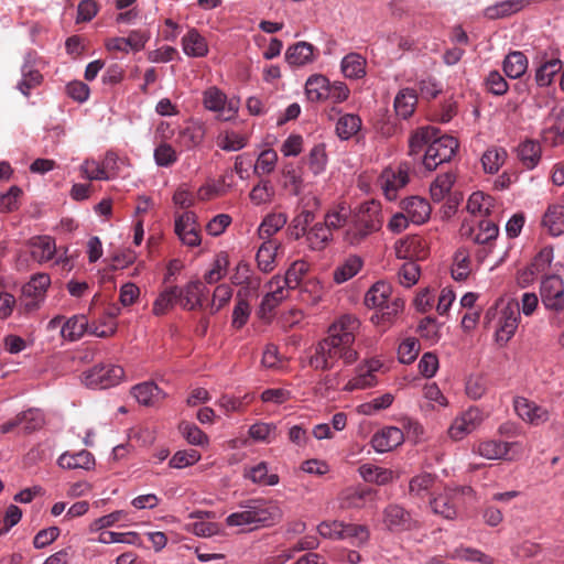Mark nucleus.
<instances>
[{
    "mask_svg": "<svg viewBox=\"0 0 564 564\" xmlns=\"http://www.w3.org/2000/svg\"><path fill=\"white\" fill-rule=\"evenodd\" d=\"M88 329V319L85 315H74L69 317L61 328V335L64 339L75 341L80 339Z\"/></svg>",
    "mask_w": 564,
    "mask_h": 564,
    "instance_id": "c9c22d12",
    "label": "nucleus"
},
{
    "mask_svg": "<svg viewBox=\"0 0 564 564\" xmlns=\"http://www.w3.org/2000/svg\"><path fill=\"white\" fill-rule=\"evenodd\" d=\"M394 254L398 259L415 261L426 257L424 240L419 236H406L395 241Z\"/></svg>",
    "mask_w": 564,
    "mask_h": 564,
    "instance_id": "a211bd4d",
    "label": "nucleus"
},
{
    "mask_svg": "<svg viewBox=\"0 0 564 564\" xmlns=\"http://www.w3.org/2000/svg\"><path fill=\"white\" fill-rule=\"evenodd\" d=\"M377 383L376 375L368 373L365 368L359 366L357 368V375L351 378L344 387V390L351 392L354 390H362L370 388Z\"/></svg>",
    "mask_w": 564,
    "mask_h": 564,
    "instance_id": "0e129e2a",
    "label": "nucleus"
},
{
    "mask_svg": "<svg viewBox=\"0 0 564 564\" xmlns=\"http://www.w3.org/2000/svg\"><path fill=\"white\" fill-rule=\"evenodd\" d=\"M362 121L358 115L345 113L341 115L335 126L336 135L340 140H349L355 137L361 129Z\"/></svg>",
    "mask_w": 564,
    "mask_h": 564,
    "instance_id": "473e14b6",
    "label": "nucleus"
},
{
    "mask_svg": "<svg viewBox=\"0 0 564 564\" xmlns=\"http://www.w3.org/2000/svg\"><path fill=\"white\" fill-rule=\"evenodd\" d=\"M420 350L421 345L419 340L415 337H406L398 348L399 361L404 365L412 364L416 359Z\"/></svg>",
    "mask_w": 564,
    "mask_h": 564,
    "instance_id": "680f3d73",
    "label": "nucleus"
},
{
    "mask_svg": "<svg viewBox=\"0 0 564 564\" xmlns=\"http://www.w3.org/2000/svg\"><path fill=\"white\" fill-rule=\"evenodd\" d=\"M175 234L188 247L200 245L202 239L196 223V215L193 212H185L175 218Z\"/></svg>",
    "mask_w": 564,
    "mask_h": 564,
    "instance_id": "2eb2a0df",
    "label": "nucleus"
},
{
    "mask_svg": "<svg viewBox=\"0 0 564 564\" xmlns=\"http://www.w3.org/2000/svg\"><path fill=\"white\" fill-rule=\"evenodd\" d=\"M310 265L304 260L294 261L282 276L283 284L289 290L296 289L308 272Z\"/></svg>",
    "mask_w": 564,
    "mask_h": 564,
    "instance_id": "09e8293b",
    "label": "nucleus"
},
{
    "mask_svg": "<svg viewBox=\"0 0 564 564\" xmlns=\"http://www.w3.org/2000/svg\"><path fill=\"white\" fill-rule=\"evenodd\" d=\"M204 106L207 110L216 112L223 121L235 119L239 110V100L227 96L218 88L210 87L204 93Z\"/></svg>",
    "mask_w": 564,
    "mask_h": 564,
    "instance_id": "0eeeda50",
    "label": "nucleus"
},
{
    "mask_svg": "<svg viewBox=\"0 0 564 564\" xmlns=\"http://www.w3.org/2000/svg\"><path fill=\"white\" fill-rule=\"evenodd\" d=\"M324 296L323 285L317 280H308L305 282L302 291L301 299L303 302L311 306H315L321 303Z\"/></svg>",
    "mask_w": 564,
    "mask_h": 564,
    "instance_id": "774afa93",
    "label": "nucleus"
},
{
    "mask_svg": "<svg viewBox=\"0 0 564 564\" xmlns=\"http://www.w3.org/2000/svg\"><path fill=\"white\" fill-rule=\"evenodd\" d=\"M417 97L413 89H401L394 98V109L402 119H408L414 112Z\"/></svg>",
    "mask_w": 564,
    "mask_h": 564,
    "instance_id": "a19ab883",
    "label": "nucleus"
},
{
    "mask_svg": "<svg viewBox=\"0 0 564 564\" xmlns=\"http://www.w3.org/2000/svg\"><path fill=\"white\" fill-rule=\"evenodd\" d=\"M207 289L198 280L188 282L183 289H178V303L184 310L193 311L203 305Z\"/></svg>",
    "mask_w": 564,
    "mask_h": 564,
    "instance_id": "6ab92c4d",
    "label": "nucleus"
},
{
    "mask_svg": "<svg viewBox=\"0 0 564 564\" xmlns=\"http://www.w3.org/2000/svg\"><path fill=\"white\" fill-rule=\"evenodd\" d=\"M230 280L235 285H247L251 289H257L260 285V280L253 278L252 269L246 261L237 263Z\"/></svg>",
    "mask_w": 564,
    "mask_h": 564,
    "instance_id": "3c124183",
    "label": "nucleus"
},
{
    "mask_svg": "<svg viewBox=\"0 0 564 564\" xmlns=\"http://www.w3.org/2000/svg\"><path fill=\"white\" fill-rule=\"evenodd\" d=\"M360 477L367 481L379 486L390 484L394 479L393 470L379 467L372 464H364L358 468Z\"/></svg>",
    "mask_w": 564,
    "mask_h": 564,
    "instance_id": "c756f323",
    "label": "nucleus"
},
{
    "mask_svg": "<svg viewBox=\"0 0 564 564\" xmlns=\"http://www.w3.org/2000/svg\"><path fill=\"white\" fill-rule=\"evenodd\" d=\"M381 521L384 529L392 533L412 531L420 527L411 512L398 503H390L382 510Z\"/></svg>",
    "mask_w": 564,
    "mask_h": 564,
    "instance_id": "6e6552de",
    "label": "nucleus"
},
{
    "mask_svg": "<svg viewBox=\"0 0 564 564\" xmlns=\"http://www.w3.org/2000/svg\"><path fill=\"white\" fill-rule=\"evenodd\" d=\"M495 207V200L491 196L482 193H473L467 200V210L471 215L488 216Z\"/></svg>",
    "mask_w": 564,
    "mask_h": 564,
    "instance_id": "37998d69",
    "label": "nucleus"
},
{
    "mask_svg": "<svg viewBox=\"0 0 564 564\" xmlns=\"http://www.w3.org/2000/svg\"><path fill=\"white\" fill-rule=\"evenodd\" d=\"M529 3V0H503L487 7L484 14L490 20L501 19L520 12L528 7Z\"/></svg>",
    "mask_w": 564,
    "mask_h": 564,
    "instance_id": "a878e982",
    "label": "nucleus"
},
{
    "mask_svg": "<svg viewBox=\"0 0 564 564\" xmlns=\"http://www.w3.org/2000/svg\"><path fill=\"white\" fill-rule=\"evenodd\" d=\"M50 285L51 278L47 273H36L31 276L22 291L26 297L42 301Z\"/></svg>",
    "mask_w": 564,
    "mask_h": 564,
    "instance_id": "c03bdc74",
    "label": "nucleus"
},
{
    "mask_svg": "<svg viewBox=\"0 0 564 564\" xmlns=\"http://www.w3.org/2000/svg\"><path fill=\"white\" fill-rule=\"evenodd\" d=\"M124 378V370L119 365L99 364L82 375V382L90 389H108L119 384Z\"/></svg>",
    "mask_w": 564,
    "mask_h": 564,
    "instance_id": "39448f33",
    "label": "nucleus"
},
{
    "mask_svg": "<svg viewBox=\"0 0 564 564\" xmlns=\"http://www.w3.org/2000/svg\"><path fill=\"white\" fill-rule=\"evenodd\" d=\"M278 248L279 243L274 240L263 241L262 245L259 247L256 254V260L258 263V268L262 272L268 273L274 269Z\"/></svg>",
    "mask_w": 564,
    "mask_h": 564,
    "instance_id": "4c0bfd02",
    "label": "nucleus"
},
{
    "mask_svg": "<svg viewBox=\"0 0 564 564\" xmlns=\"http://www.w3.org/2000/svg\"><path fill=\"white\" fill-rule=\"evenodd\" d=\"M131 393L143 405H154L164 398L162 390L154 382L135 384Z\"/></svg>",
    "mask_w": 564,
    "mask_h": 564,
    "instance_id": "7c9ffc66",
    "label": "nucleus"
},
{
    "mask_svg": "<svg viewBox=\"0 0 564 564\" xmlns=\"http://www.w3.org/2000/svg\"><path fill=\"white\" fill-rule=\"evenodd\" d=\"M479 456L486 459H508L518 458L523 449L519 442H502L498 440H488L480 442L476 448Z\"/></svg>",
    "mask_w": 564,
    "mask_h": 564,
    "instance_id": "9b49d317",
    "label": "nucleus"
},
{
    "mask_svg": "<svg viewBox=\"0 0 564 564\" xmlns=\"http://www.w3.org/2000/svg\"><path fill=\"white\" fill-rule=\"evenodd\" d=\"M508 154L503 148L491 147L481 156L482 167L486 173L495 174L506 162Z\"/></svg>",
    "mask_w": 564,
    "mask_h": 564,
    "instance_id": "49530a36",
    "label": "nucleus"
},
{
    "mask_svg": "<svg viewBox=\"0 0 564 564\" xmlns=\"http://www.w3.org/2000/svg\"><path fill=\"white\" fill-rule=\"evenodd\" d=\"M360 328L359 319L354 315H343L337 318L329 327L327 339L336 343L346 350H356L354 343Z\"/></svg>",
    "mask_w": 564,
    "mask_h": 564,
    "instance_id": "423d86ee",
    "label": "nucleus"
},
{
    "mask_svg": "<svg viewBox=\"0 0 564 564\" xmlns=\"http://www.w3.org/2000/svg\"><path fill=\"white\" fill-rule=\"evenodd\" d=\"M252 482L261 486H275L279 484L276 474H269L268 465L264 462L249 468L246 475Z\"/></svg>",
    "mask_w": 564,
    "mask_h": 564,
    "instance_id": "864d4df0",
    "label": "nucleus"
},
{
    "mask_svg": "<svg viewBox=\"0 0 564 564\" xmlns=\"http://www.w3.org/2000/svg\"><path fill=\"white\" fill-rule=\"evenodd\" d=\"M205 137V129L202 123L188 121L180 131L176 143L186 150L198 147Z\"/></svg>",
    "mask_w": 564,
    "mask_h": 564,
    "instance_id": "393cba45",
    "label": "nucleus"
},
{
    "mask_svg": "<svg viewBox=\"0 0 564 564\" xmlns=\"http://www.w3.org/2000/svg\"><path fill=\"white\" fill-rule=\"evenodd\" d=\"M249 435L258 442L271 443L276 436V426L273 423L258 422L250 426Z\"/></svg>",
    "mask_w": 564,
    "mask_h": 564,
    "instance_id": "338daca9",
    "label": "nucleus"
},
{
    "mask_svg": "<svg viewBox=\"0 0 564 564\" xmlns=\"http://www.w3.org/2000/svg\"><path fill=\"white\" fill-rule=\"evenodd\" d=\"M247 503L254 529L271 527L282 519V510L275 501L251 499Z\"/></svg>",
    "mask_w": 564,
    "mask_h": 564,
    "instance_id": "1a4fd4ad",
    "label": "nucleus"
},
{
    "mask_svg": "<svg viewBox=\"0 0 564 564\" xmlns=\"http://www.w3.org/2000/svg\"><path fill=\"white\" fill-rule=\"evenodd\" d=\"M362 260L357 256L347 258L334 271V281L338 284L344 283L354 278L361 269Z\"/></svg>",
    "mask_w": 564,
    "mask_h": 564,
    "instance_id": "de8ad7c7",
    "label": "nucleus"
},
{
    "mask_svg": "<svg viewBox=\"0 0 564 564\" xmlns=\"http://www.w3.org/2000/svg\"><path fill=\"white\" fill-rule=\"evenodd\" d=\"M383 223L381 204L375 199L362 203L357 213V219L346 232V239L351 245L360 243L370 234L378 231Z\"/></svg>",
    "mask_w": 564,
    "mask_h": 564,
    "instance_id": "7ed1b4c3",
    "label": "nucleus"
},
{
    "mask_svg": "<svg viewBox=\"0 0 564 564\" xmlns=\"http://www.w3.org/2000/svg\"><path fill=\"white\" fill-rule=\"evenodd\" d=\"M341 359L345 365H351L358 359L357 350H346L326 337L311 348L307 355V365L315 369L327 371Z\"/></svg>",
    "mask_w": 564,
    "mask_h": 564,
    "instance_id": "f03ea898",
    "label": "nucleus"
},
{
    "mask_svg": "<svg viewBox=\"0 0 564 564\" xmlns=\"http://www.w3.org/2000/svg\"><path fill=\"white\" fill-rule=\"evenodd\" d=\"M314 219V212L308 208H304L297 216L293 218L292 224L289 227L291 237H293L295 240L303 237L306 234V227L313 223Z\"/></svg>",
    "mask_w": 564,
    "mask_h": 564,
    "instance_id": "052dcab7",
    "label": "nucleus"
},
{
    "mask_svg": "<svg viewBox=\"0 0 564 564\" xmlns=\"http://www.w3.org/2000/svg\"><path fill=\"white\" fill-rule=\"evenodd\" d=\"M528 58L520 51L510 52L503 59V70L509 78L517 79L525 74Z\"/></svg>",
    "mask_w": 564,
    "mask_h": 564,
    "instance_id": "e433bc0d",
    "label": "nucleus"
},
{
    "mask_svg": "<svg viewBox=\"0 0 564 564\" xmlns=\"http://www.w3.org/2000/svg\"><path fill=\"white\" fill-rule=\"evenodd\" d=\"M285 59L291 66H304L314 61V46L307 42H297L285 52Z\"/></svg>",
    "mask_w": 564,
    "mask_h": 564,
    "instance_id": "c85d7f7f",
    "label": "nucleus"
},
{
    "mask_svg": "<svg viewBox=\"0 0 564 564\" xmlns=\"http://www.w3.org/2000/svg\"><path fill=\"white\" fill-rule=\"evenodd\" d=\"M496 314L498 315L496 341L500 345H506L513 337L519 326V303L516 301L503 303V301H500L497 307L487 311L485 319L490 322L491 317Z\"/></svg>",
    "mask_w": 564,
    "mask_h": 564,
    "instance_id": "20e7f679",
    "label": "nucleus"
},
{
    "mask_svg": "<svg viewBox=\"0 0 564 564\" xmlns=\"http://www.w3.org/2000/svg\"><path fill=\"white\" fill-rule=\"evenodd\" d=\"M431 508L435 514L442 516L444 519L453 520L457 516V508L451 492L445 491L433 498Z\"/></svg>",
    "mask_w": 564,
    "mask_h": 564,
    "instance_id": "a18cd8bd",
    "label": "nucleus"
},
{
    "mask_svg": "<svg viewBox=\"0 0 564 564\" xmlns=\"http://www.w3.org/2000/svg\"><path fill=\"white\" fill-rule=\"evenodd\" d=\"M329 80L323 75H312L305 83V94L311 101L327 100Z\"/></svg>",
    "mask_w": 564,
    "mask_h": 564,
    "instance_id": "ea45409f",
    "label": "nucleus"
},
{
    "mask_svg": "<svg viewBox=\"0 0 564 564\" xmlns=\"http://www.w3.org/2000/svg\"><path fill=\"white\" fill-rule=\"evenodd\" d=\"M332 238V232L327 226L315 224L306 234L308 247L312 250H322L326 247Z\"/></svg>",
    "mask_w": 564,
    "mask_h": 564,
    "instance_id": "5fc2aeb1",
    "label": "nucleus"
},
{
    "mask_svg": "<svg viewBox=\"0 0 564 564\" xmlns=\"http://www.w3.org/2000/svg\"><path fill=\"white\" fill-rule=\"evenodd\" d=\"M542 226L552 236L556 237L564 234V205H550L543 215Z\"/></svg>",
    "mask_w": 564,
    "mask_h": 564,
    "instance_id": "cd10ccee",
    "label": "nucleus"
},
{
    "mask_svg": "<svg viewBox=\"0 0 564 564\" xmlns=\"http://www.w3.org/2000/svg\"><path fill=\"white\" fill-rule=\"evenodd\" d=\"M22 78L18 83L17 88L28 97L30 95L31 89L41 85L43 80V76L39 69L34 67L33 64L25 62L21 68Z\"/></svg>",
    "mask_w": 564,
    "mask_h": 564,
    "instance_id": "79ce46f5",
    "label": "nucleus"
},
{
    "mask_svg": "<svg viewBox=\"0 0 564 564\" xmlns=\"http://www.w3.org/2000/svg\"><path fill=\"white\" fill-rule=\"evenodd\" d=\"M562 61L551 58L540 65L535 72V82L540 87H546L552 84L554 76L562 69Z\"/></svg>",
    "mask_w": 564,
    "mask_h": 564,
    "instance_id": "8fccbe9b",
    "label": "nucleus"
},
{
    "mask_svg": "<svg viewBox=\"0 0 564 564\" xmlns=\"http://www.w3.org/2000/svg\"><path fill=\"white\" fill-rule=\"evenodd\" d=\"M517 155L525 169L533 170L541 160L542 147L535 140H525L518 145Z\"/></svg>",
    "mask_w": 564,
    "mask_h": 564,
    "instance_id": "bb28decb",
    "label": "nucleus"
},
{
    "mask_svg": "<svg viewBox=\"0 0 564 564\" xmlns=\"http://www.w3.org/2000/svg\"><path fill=\"white\" fill-rule=\"evenodd\" d=\"M404 433L400 427L386 426L376 432L371 437V446L377 453H388L402 445Z\"/></svg>",
    "mask_w": 564,
    "mask_h": 564,
    "instance_id": "dca6fc26",
    "label": "nucleus"
},
{
    "mask_svg": "<svg viewBox=\"0 0 564 564\" xmlns=\"http://www.w3.org/2000/svg\"><path fill=\"white\" fill-rule=\"evenodd\" d=\"M57 464L63 469H85L90 470L95 467V457L93 454L86 449H82L77 453H63L58 459Z\"/></svg>",
    "mask_w": 564,
    "mask_h": 564,
    "instance_id": "b1692460",
    "label": "nucleus"
},
{
    "mask_svg": "<svg viewBox=\"0 0 564 564\" xmlns=\"http://www.w3.org/2000/svg\"><path fill=\"white\" fill-rule=\"evenodd\" d=\"M540 296L546 310L564 311V281L556 274L547 275L541 281Z\"/></svg>",
    "mask_w": 564,
    "mask_h": 564,
    "instance_id": "f8f14e48",
    "label": "nucleus"
},
{
    "mask_svg": "<svg viewBox=\"0 0 564 564\" xmlns=\"http://www.w3.org/2000/svg\"><path fill=\"white\" fill-rule=\"evenodd\" d=\"M268 292L262 297L258 315L261 319L269 321L274 310L289 296L290 290L284 286L281 275H274L267 284Z\"/></svg>",
    "mask_w": 564,
    "mask_h": 564,
    "instance_id": "9d476101",
    "label": "nucleus"
},
{
    "mask_svg": "<svg viewBox=\"0 0 564 564\" xmlns=\"http://www.w3.org/2000/svg\"><path fill=\"white\" fill-rule=\"evenodd\" d=\"M401 208L408 215L411 223L415 225L426 223L430 219L432 212L430 203L420 196H411L403 199Z\"/></svg>",
    "mask_w": 564,
    "mask_h": 564,
    "instance_id": "aec40b11",
    "label": "nucleus"
},
{
    "mask_svg": "<svg viewBox=\"0 0 564 564\" xmlns=\"http://www.w3.org/2000/svg\"><path fill=\"white\" fill-rule=\"evenodd\" d=\"M474 236L473 240L476 243L485 245L489 243L498 237L499 228L495 221L490 219H482L478 223L477 228L471 230Z\"/></svg>",
    "mask_w": 564,
    "mask_h": 564,
    "instance_id": "6e6d98bb",
    "label": "nucleus"
},
{
    "mask_svg": "<svg viewBox=\"0 0 564 564\" xmlns=\"http://www.w3.org/2000/svg\"><path fill=\"white\" fill-rule=\"evenodd\" d=\"M367 61L358 53H349L341 59L340 69L346 78L359 79L366 75Z\"/></svg>",
    "mask_w": 564,
    "mask_h": 564,
    "instance_id": "2f4dec72",
    "label": "nucleus"
},
{
    "mask_svg": "<svg viewBox=\"0 0 564 564\" xmlns=\"http://www.w3.org/2000/svg\"><path fill=\"white\" fill-rule=\"evenodd\" d=\"M370 532L367 525L345 523L343 540H349L355 545H362L368 542Z\"/></svg>",
    "mask_w": 564,
    "mask_h": 564,
    "instance_id": "e2e57ef3",
    "label": "nucleus"
},
{
    "mask_svg": "<svg viewBox=\"0 0 564 564\" xmlns=\"http://www.w3.org/2000/svg\"><path fill=\"white\" fill-rule=\"evenodd\" d=\"M19 417L24 431L29 433L40 430L45 423L44 414L39 409L20 412Z\"/></svg>",
    "mask_w": 564,
    "mask_h": 564,
    "instance_id": "69168bd1",
    "label": "nucleus"
},
{
    "mask_svg": "<svg viewBox=\"0 0 564 564\" xmlns=\"http://www.w3.org/2000/svg\"><path fill=\"white\" fill-rule=\"evenodd\" d=\"M513 403L519 417L532 425L543 424L550 417V413L546 408L541 406L527 398L518 397L514 399Z\"/></svg>",
    "mask_w": 564,
    "mask_h": 564,
    "instance_id": "f3484780",
    "label": "nucleus"
},
{
    "mask_svg": "<svg viewBox=\"0 0 564 564\" xmlns=\"http://www.w3.org/2000/svg\"><path fill=\"white\" fill-rule=\"evenodd\" d=\"M471 272L470 253L466 248L456 250L453 257L451 268L452 276L455 281H465Z\"/></svg>",
    "mask_w": 564,
    "mask_h": 564,
    "instance_id": "58836bf2",
    "label": "nucleus"
},
{
    "mask_svg": "<svg viewBox=\"0 0 564 564\" xmlns=\"http://www.w3.org/2000/svg\"><path fill=\"white\" fill-rule=\"evenodd\" d=\"M434 127H422L412 133L409 140L410 155L417 154L426 147L423 164L429 171L451 161L458 149V142L451 135H438Z\"/></svg>",
    "mask_w": 564,
    "mask_h": 564,
    "instance_id": "f257e3e1",
    "label": "nucleus"
},
{
    "mask_svg": "<svg viewBox=\"0 0 564 564\" xmlns=\"http://www.w3.org/2000/svg\"><path fill=\"white\" fill-rule=\"evenodd\" d=\"M375 491L360 487L344 489L338 497L339 506L344 509H361L366 507L369 499H373Z\"/></svg>",
    "mask_w": 564,
    "mask_h": 564,
    "instance_id": "5701e85b",
    "label": "nucleus"
},
{
    "mask_svg": "<svg viewBox=\"0 0 564 564\" xmlns=\"http://www.w3.org/2000/svg\"><path fill=\"white\" fill-rule=\"evenodd\" d=\"M482 421L484 414L481 410L471 406L454 419L447 431L448 436L454 441L463 440L477 430Z\"/></svg>",
    "mask_w": 564,
    "mask_h": 564,
    "instance_id": "4468645a",
    "label": "nucleus"
},
{
    "mask_svg": "<svg viewBox=\"0 0 564 564\" xmlns=\"http://www.w3.org/2000/svg\"><path fill=\"white\" fill-rule=\"evenodd\" d=\"M391 292L392 290L390 284L383 281H379L375 283L366 293L365 304L369 308L379 310L390 301Z\"/></svg>",
    "mask_w": 564,
    "mask_h": 564,
    "instance_id": "72a5a7b5",
    "label": "nucleus"
},
{
    "mask_svg": "<svg viewBox=\"0 0 564 564\" xmlns=\"http://www.w3.org/2000/svg\"><path fill=\"white\" fill-rule=\"evenodd\" d=\"M410 167L406 163L384 169L379 177V184L384 196L389 200L397 198L398 191L404 187L409 181Z\"/></svg>",
    "mask_w": 564,
    "mask_h": 564,
    "instance_id": "ddd939ff",
    "label": "nucleus"
},
{
    "mask_svg": "<svg viewBox=\"0 0 564 564\" xmlns=\"http://www.w3.org/2000/svg\"><path fill=\"white\" fill-rule=\"evenodd\" d=\"M455 175L453 173H444L438 175L430 186L431 197L434 202H441L451 192Z\"/></svg>",
    "mask_w": 564,
    "mask_h": 564,
    "instance_id": "603ef678",
    "label": "nucleus"
},
{
    "mask_svg": "<svg viewBox=\"0 0 564 564\" xmlns=\"http://www.w3.org/2000/svg\"><path fill=\"white\" fill-rule=\"evenodd\" d=\"M29 247L31 257L39 263L53 260L57 252L55 240L51 236L33 237Z\"/></svg>",
    "mask_w": 564,
    "mask_h": 564,
    "instance_id": "4be33fe9",
    "label": "nucleus"
},
{
    "mask_svg": "<svg viewBox=\"0 0 564 564\" xmlns=\"http://www.w3.org/2000/svg\"><path fill=\"white\" fill-rule=\"evenodd\" d=\"M310 170L314 175L322 174L326 170L327 165V153L325 144L319 143L314 145L307 156Z\"/></svg>",
    "mask_w": 564,
    "mask_h": 564,
    "instance_id": "13d9d810",
    "label": "nucleus"
},
{
    "mask_svg": "<svg viewBox=\"0 0 564 564\" xmlns=\"http://www.w3.org/2000/svg\"><path fill=\"white\" fill-rule=\"evenodd\" d=\"M178 288L172 286L162 291L153 303V314H165L176 302H178Z\"/></svg>",
    "mask_w": 564,
    "mask_h": 564,
    "instance_id": "4d7b16f0",
    "label": "nucleus"
},
{
    "mask_svg": "<svg viewBox=\"0 0 564 564\" xmlns=\"http://www.w3.org/2000/svg\"><path fill=\"white\" fill-rule=\"evenodd\" d=\"M182 50L188 57H205L208 52V43L197 29L191 28L181 40Z\"/></svg>",
    "mask_w": 564,
    "mask_h": 564,
    "instance_id": "412c9836",
    "label": "nucleus"
},
{
    "mask_svg": "<svg viewBox=\"0 0 564 564\" xmlns=\"http://www.w3.org/2000/svg\"><path fill=\"white\" fill-rule=\"evenodd\" d=\"M286 223L288 216L284 213L268 214L258 228L259 238L263 241L271 240L270 238L281 230Z\"/></svg>",
    "mask_w": 564,
    "mask_h": 564,
    "instance_id": "f704fd0d",
    "label": "nucleus"
},
{
    "mask_svg": "<svg viewBox=\"0 0 564 564\" xmlns=\"http://www.w3.org/2000/svg\"><path fill=\"white\" fill-rule=\"evenodd\" d=\"M423 397L429 401L427 406L431 410L444 409L449 404L447 398L443 394L435 382L426 383L423 387Z\"/></svg>",
    "mask_w": 564,
    "mask_h": 564,
    "instance_id": "bf43d9fd",
    "label": "nucleus"
}]
</instances>
